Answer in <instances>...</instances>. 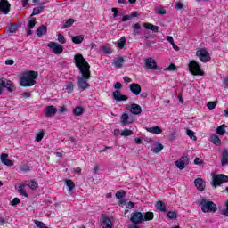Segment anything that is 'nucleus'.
I'll return each mask as SVG.
<instances>
[{
  "mask_svg": "<svg viewBox=\"0 0 228 228\" xmlns=\"http://www.w3.org/2000/svg\"><path fill=\"white\" fill-rule=\"evenodd\" d=\"M75 65L80 71L81 76L77 78V85L79 90L85 92L87 88H90V81L91 72H90V64L85 60L81 54H76L74 57Z\"/></svg>",
  "mask_w": 228,
  "mask_h": 228,
  "instance_id": "nucleus-1",
  "label": "nucleus"
},
{
  "mask_svg": "<svg viewBox=\"0 0 228 228\" xmlns=\"http://www.w3.org/2000/svg\"><path fill=\"white\" fill-rule=\"evenodd\" d=\"M38 77V72L37 71H27L22 74L20 77V86H33L34 85H37V79Z\"/></svg>",
  "mask_w": 228,
  "mask_h": 228,
  "instance_id": "nucleus-2",
  "label": "nucleus"
},
{
  "mask_svg": "<svg viewBox=\"0 0 228 228\" xmlns=\"http://www.w3.org/2000/svg\"><path fill=\"white\" fill-rule=\"evenodd\" d=\"M26 186L30 188V190H37L38 188V182L35 180H27L22 182L19 187H18V191L20 195L22 197L28 198L29 195H28V192H26Z\"/></svg>",
  "mask_w": 228,
  "mask_h": 228,
  "instance_id": "nucleus-3",
  "label": "nucleus"
},
{
  "mask_svg": "<svg viewBox=\"0 0 228 228\" xmlns=\"http://www.w3.org/2000/svg\"><path fill=\"white\" fill-rule=\"evenodd\" d=\"M198 204L203 213H216L218 211V207L213 201L202 199L198 200Z\"/></svg>",
  "mask_w": 228,
  "mask_h": 228,
  "instance_id": "nucleus-4",
  "label": "nucleus"
},
{
  "mask_svg": "<svg viewBox=\"0 0 228 228\" xmlns=\"http://www.w3.org/2000/svg\"><path fill=\"white\" fill-rule=\"evenodd\" d=\"M211 177V184L215 189L218 188V186H220L221 184H225V183H228V176L224 174L216 175L215 172H212Z\"/></svg>",
  "mask_w": 228,
  "mask_h": 228,
  "instance_id": "nucleus-5",
  "label": "nucleus"
},
{
  "mask_svg": "<svg viewBox=\"0 0 228 228\" xmlns=\"http://www.w3.org/2000/svg\"><path fill=\"white\" fill-rule=\"evenodd\" d=\"M196 56L199 58L200 61L202 63H208V61H211V54L208 52L206 48H198L196 51Z\"/></svg>",
  "mask_w": 228,
  "mask_h": 228,
  "instance_id": "nucleus-6",
  "label": "nucleus"
},
{
  "mask_svg": "<svg viewBox=\"0 0 228 228\" xmlns=\"http://www.w3.org/2000/svg\"><path fill=\"white\" fill-rule=\"evenodd\" d=\"M189 71L192 76H204V71L197 61H191L189 62Z\"/></svg>",
  "mask_w": 228,
  "mask_h": 228,
  "instance_id": "nucleus-7",
  "label": "nucleus"
},
{
  "mask_svg": "<svg viewBox=\"0 0 228 228\" xmlns=\"http://www.w3.org/2000/svg\"><path fill=\"white\" fill-rule=\"evenodd\" d=\"M189 163L190 159L188 158V156H182L178 160L175 162V166L177 167L179 170H184Z\"/></svg>",
  "mask_w": 228,
  "mask_h": 228,
  "instance_id": "nucleus-8",
  "label": "nucleus"
},
{
  "mask_svg": "<svg viewBox=\"0 0 228 228\" xmlns=\"http://www.w3.org/2000/svg\"><path fill=\"white\" fill-rule=\"evenodd\" d=\"M48 47L52 49L53 54H61L63 53V45L56 42L48 43Z\"/></svg>",
  "mask_w": 228,
  "mask_h": 228,
  "instance_id": "nucleus-9",
  "label": "nucleus"
},
{
  "mask_svg": "<svg viewBox=\"0 0 228 228\" xmlns=\"http://www.w3.org/2000/svg\"><path fill=\"white\" fill-rule=\"evenodd\" d=\"M0 86L6 88L8 92H13L15 90V86L12 80H6L4 78H0Z\"/></svg>",
  "mask_w": 228,
  "mask_h": 228,
  "instance_id": "nucleus-10",
  "label": "nucleus"
},
{
  "mask_svg": "<svg viewBox=\"0 0 228 228\" xmlns=\"http://www.w3.org/2000/svg\"><path fill=\"white\" fill-rule=\"evenodd\" d=\"M134 122V118L127 113H123L121 115V124L123 126H131Z\"/></svg>",
  "mask_w": 228,
  "mask_h": 228,
  "instance_id": "nucleus-11",
  "label": "nucleus"
},
{
  "mask_svg": "<svg viewBox=\"0 0 228 228\" xmlns=\"http://www.w3.org/2000/svg\"><path fill=\"white\" fill-rule=\"evenodd\" d=\"M58 113V109L56 107L50 105L45 107V117H48L49 118L54 117Z\"/></svg>",
  "mask_w": 228,
  "mask_h": 228,
  "instance_id": "nucleus-12",
  "label": "nucleus"
},
{
  "mask_svg": "<svg viewBox=\"0 0 228 228\" xmlns=\"http://www.w3.org/2000/svg\"><path fill=\"white\" fill-rule=\"evenodd\" d=\"M145 67L146 69H149L150 70H153L154 69H158V63L156 62V60L152 58H147L144 60Z\"/></svg>",
  "mask_w": 228,
  "mask_h": 228,
  "instance_id": "nucleus-13",
  "label": "nucleus"
},
{
  "mask_svg": "<svg viewBox=\"0 0 228 228\" xmlns=\"http://www.w3.org/2000/svg\"><path fill=\"white\" fill-rule=\"evenodd\" d=\"M0 12L4 13V15H8L10 12V3L8 0H1L0 1Z\"/></svg>",
  "mask_w": 228,
  "mask_h": 228,
  "instance_id": "nucleus-14",
  "label": "nucleus"
},
{
  "mask_svg": "<svg viewBox=\"0 0 228 228\" xmlns=\"http://www.w3.org/2000/svg\"><path fill=\"white\" fill-rule=\"evenodd\" d=\"M142 220L143 214H142L141 212H134L130 218L132 224H142Z\"/></svg>",
  "mask_w": 228,
  "mask_h": 228,
  "instance_id": "nucleus-15",
  "label": "nucleus"
},
{
  "mask_svg": "<svg viewBox=\"0 0 228 228\" xmlns=\"http://www.w3.org/2000/svg\"><path fill=\"white\" fill-rule=\"evenodd\" d=\"M127 110L130 111V113H132V115H141L142 113V106L136 103L131 104Z\"/></svg>",
  "mask_w": 228,
  "mask_h": 228,
  "instance_id": "nucleus-16",
  "label": "nucleus"
},
{
  "mask_svg": "<svg viewBox=\"0 0 228 228\" xmlns=\"http://www.w3.org/2000/svg\"><path fill=\"white\" fill-rule=\"evenodd\" d=\"M194 184L199 191H204L206 190V182L202 178H196Z\"/></svg>",
  "mask_w": 228,
  "mask_h": 228,
  "instance_id": "nucleus-17",
  "label": "nucleus"
},
{
  "mask_svg": "<svg viewBox=\"0 0 228 228\" xmlns=\"http://www.w3.org/2000/svg\"><path fill=\"white\" fill-rule=\"evenodd\" d=\"M0 161L5 167H13L14 163L11 159H8V154L2 153L0 156Z\"/></svg>",
  "mask_w": 228,
  "mask_h": 228,
  "instance_id": "nucleus-18",
  "label": "nucleus"
},
{
  "mask_svg": "<svg viewBox=\"0 0 228 228\" xmlns=\"http://www.w3.org/2000/svg\"><path fill=\"white\" fill-rule=\"evenodd\" d=\"M112 96L115 99V101L120 102V101H127L128 97L127 95L122 94L120 91H114L112 93Z\"/></svg>",
  "mask_w": 228,
  "mask_h": 228,
  "instance_id": "nucleus-19",
  "label": "nucleus"
},
{
  "mask_svg": "<svg viewBox=\"0 0 228 228\" xmlns=\"http://www.w3.org/2000/svg\"><path fill=\"white\" fill-rule=\"evenodd\" d=\"M130 92H132L134 95H140V93L142 92V87L138 84L133 83L130 85Z\"/></svg>",
  "mask_w": 228,
  "mask_h": 228,
  "instance_id": "nucleus-20",
  "label": "nucleus"
},
{
  "mask_svg": "<svg viewBox=\"0 0 228 228\" xmlns=\"http://www.w3.org/2000/svg\"><path fill=\"white\" fill-rule=\"evenodd\" d=\"M37 26V18H30L28 20V29L27 30V35H31L33 32L31 29H33Z\"/></svg>",
  "mask_w": 228,
  "mask_h": 228,
  "instance_id": "nucleus-21",
  "label": "nucleus"
},
{
  "mask_svg": "<svg viewBox=\"0 0 228 228\" xmlns=\"http://www.w3.org/2000/svg\"><path fill=\"white\" fill-rule=\"evenodd\" d=\"M146 131L148 133H151V134H161V133H163V130L158 126H154L153 127H147Z\"/></svg>",
  "mask_w": 228,
  "mask_h": 228,
  "instance_id": "nucleus-22",
  "label": "nucleus"
},
{
  "mask_svg": "<svg viewBox=\"0 0 228 228\" xmlns=\"http://www.w3.org/2000/svg\"><path fill=\"white\" fill-rule=\"evenodd\" d=\"M155 208L158 211H161V213H167V204L161 200L156 202Z\"/></svg>",
  "mask_w": 228,
  "mask_h": 228,
  "instance_id": "nucleus-23",
  "label": "nucleus"
},
{
  "mask_svg": "<svg viewBox=\"0 0 228 228\" xmlns=\"http://www.w3.org/2000/svg\"><path fill=\"white\" fill-rule=\"evenodd\" d=\"M142 26L143 28H145V29L153 31V33H158V31H159V27L153 25L151 23H143Z\"/></svg>",
  "mask_w": 228,
  "mask_h": 228,
  "instance_id": "nucleus-24",
  "label": "nucleus"
},
{
  "mask_svg": "<svg viewBox=\"0 0 228 228\" xmlns=\"http://www.w3.org/2000/svg\"><path fill=\"white\" fill-rule=\"evenodd\" d=\"M228 163V151L223 150L222 156H221V165L222 167H225Z\"/></svg>",
  "mask_w": 228,
  "mask_h": 228,
  "instance_id": "nucleus-25",
  "label": "nucleus"
},
{
  "mask_svg": "<svg viewBox=\"0 0 228 228\" xmlns=\"http://www.w3.org/2000/svg\"><path fill=\"white\" fill-rule=\"evenodd\" d=\"M102 227H103V228L113 227V223H111V219H110L108 217H103L102 220Z\"/></svg>",
  "mask_w": 228,
  "mask_h": 228,
  "instance_id": "nucleus-26",
  "label": "nucleus"
},
{
  "mask_svg": "<svg viewBox=\"0 0 228 228\" xmlns=\"http://www.w3.org/2000/svg\"><path fill=\"white\" fill-rule=\"evenodd\" d=\"M63 90H65L67 94H72L74 92V83L67 81L64 85Z\"/></svg>",
  "mask_w": 228,
  "mask_h": 228,
  "instance_id": "nucleus-27",
  "label": "nucleus"
},
{
  "mask_svg": "<svg viewBox=\"0 0 228 228\" xmlns=\"http://www.w3.org/2000/svg\"><path fill=\"white\" fill-rule=\"evenodd\" d=\"M124 57H118L114 60L113 65L114 67H116V69H122V67L124 66Z\"/></svg>",
  "mask_w": 228,
  "mask_h": 228,
  "instance_id": "nucleus-28",
  "label": "nucleus"
},
{
  "mask_svg": "<svg viewBox=\"0 0 228 228\" xmlns=\"http://www.w3.org/2000/svg\"><path fill=\"white\" fill-rule=\"evenodd\" d=\"M47 33V27L45 25H41L37 29V35L39 37V38H42L44 35Z\"/></svg>",
  "mask_w": 228,
  "mask_h": 228,
  "instance_id": "nucleus-29",
  "label": "nucleus"
},
{
  "mask_svg": "<svg viewBox=\"0 0 228 228\" xmlns=\"http://www.w3.org/2000/svg\"><path fill=\"white\" fill-rule=\"evenodd\" d=\"M84 40H85L84 35L71 37V42H73V44H83Z\"/></svg>",
  "mask_w": 228,
  "mask_h": 228,
  "instance_id": "nucleus-30",
  "label": "nucleus"
},
{
  "mask_svg": "<svg viewBox=\"0 0 228 228\" xmlns=\"http://www.w3.org/2000/svg\"><path fill=\"white\" fill-rule=\"evenodd\" d=\"M164 146L163 144L157 142L155 144H153L151 151L154 154H158L159 152H161V151H163Z\"/></svg>",
  "mask_w": 228,
  "mask_h": 228,
  "instance_id": "nucleus-31",
  "label": "nucleus"
},
{
  "mask_svg": "<svg viewBox=\"0 0 228 228\" xmlns=\"http://www.w3.org/2000/svg\"><path fill=\"white\" fill-rule=\"evenodd\" d=\"M84 113H85V108L81 106H77L73 110V115H75V117H81V115H83Z\"/></svg>",
  "mask_w": 228,
  "mask_h": 228,
  "instance_id": "nucleus-32",
  "label": "nucleus"
},
{
  "mask_svg": "<svg viewBox=\"0 0 228 228\" xmlns=\"http://www.w3.org/2000/svg\"><path fill=\"white\" fill-rule=\"evenodd\" d=\"M226 131H227V126L225 125H221L216 128V134H219V136H224Z\"/></svg>",
  "mask_w": 228,
  "mask_h": 228,
  "instance_id": "nucleus-33",
  "label": "nucleus"
},
{
  "mask_svg": "<svg viewBox=\"0 0 228 228\" xmlns=\"http://www.w3.org/2000/svg\"><path fill=\"white\" fill-rule=\"evenodd\" d=\"M142 220L144 222H149L151 220H154V213L152 212H146L143 216H142Z\"/></svg>",
  "mask_w": 228,
  "mask_h": 228,
  "instance_id": "nucleus-34",
  "label": "nucleus"
},
{
  "mask_svg": "<svg viewBox=\"0 0 228 228\" xmlns=\"http://www.w3.org/2000/svg\"><path fill=\"white\" fill-rule=\"evenodd\" d=\"M155 13L158 15H167V9L165 7L159 5L155 8Z\"/></svg>",
  "mask_w": 228,
  "mask_h": 228,
  "instance_id": "nucleus-35",
  "label": "nucleus"
},
{
  "mask_svg": "<svg viewBox=\"0 0 228 228\" xmlns=\"http://www.w3.org/2000/svg\"><path fill=\"white\" fill-rule=\"evenodd\" d=\"M166 38H167V42H169V44H171V45L175 51H179V46H177V45H175V43L174 42V37L172 36H167Z\"/></svg>",
  "mask_w": 228,
  "mask_h": 228,
  "instance_id": "nucleus-36",
  "label": "nucleus"
},
{
  "mask_svg": "<svg viewBox=\"0 0 228 228\" xmlns=\"http://www.w3.org/2000/svg\"><path fill=\"white\" fill-rule=\"evenodd\" d=\"M211 142L212 143H214V145H217V146L222 145V141L220 140V137H218V135L216 134H214L211 136Z\"/></svg>",
  "mask_w": 228,
  "mask_h": 228,
  "instance_id": "nucleus-37",
  "label": "nucleus"
},
{
  "mask_svg": "<svg viewBox=\"0 0 228 228\" xmlns=\"http://www.w3.org/2000/svg\"><path fill=\"white\" fill-rule=\"evenodd\" d=\"M186 134L191 138V140H193V142H197V136L195 135V132L192 130L187 129L186 130Z\"/></svg>",
  "mask_w": 228,
  "mask_h": 228,
  "instance_id": "nucleus-38",
  "label": "nucleus"
},
{
  "mask_svg": "<svg viewBox=\"0 0 228 228\" xmlns=\"http://www.w3.org/2000/svg\"><path fill=\"white\" fill-rule=\"evenodd\" d=\"M43 12H44V6L40 5L33 9L32 15H38L39 13H43Z\"/></svg>",
  "mask_w": 228,
  "mask_h": 228,
  "instance_id": "nucleus-39",
  "label": "nucleus"
},
{
  "mask_svg": "<svg viewBox=\"0 0 228 228\" xmlns=\"http://www.w3.org/2000/svg\"><path fill=\"white\" fill-rule=\"evenodd\" d=\"M134 34L140 35V30L142 29V26L140 23H135L133 25Z\"/></svg>",
  "mask_w": 228,
  "mask_h": 228,
  "instance_id": "nucleus-40",
  "label": "nucleus"
},
{
  "mask_svg": "<svg viewBox=\"0 0 228 228\" xmlns=\"http://www.w3.org/2000/svg\"><path fill=\"white\" fill-rule=\"evenodd\" d=\"M44 134H45V132L44 130H41L37 134H36V142H42L44 139Z\"/></svg>",
  "mask_w": 228,
  "mask_h": 228,
  "instance_id": "nucleus-41",
  "label": "nucleus"
},
{
  "mask_svg": "<svg viewBox=\"0 0 228 228\" xmlns=\"http://www.w3.org/2000/svg\"><path fill=\"white\" fill-rule=\"evenodd\" d=\"M126 45V37H122L118 41V49H124V46Z\"/></svg>",
  "mask_w": 228,
  "mask_h": 228,
  "instance_id": "nucleus-42",
  "label": "nucleus"
},
{
  "mask_svg": "<svg viewBox=\"0 0 228 228\" xmlns=\"http://www.w3.org/2000/svg\"><path fill=\"white\" fill-rule=\"evenodd\" d=\"M57 40L59 44H67V38H65V36H63V34H58Z\"/></svg>",
  "mask_w": 228,
  "mask_h": 228,
  "instance_id": "nucleus-43",
  "label": "nucleus"
},
{
  "mask_svg": "<svg viewBox=\"0 0 228 228\" xmlns=\"http://www.w3.org/2000/svg\"><path fill=\"white\" fill-rule=\"evenodd\" d=\"M65 183H66V186H68L69 188V191H72V190H74L76 186L74 184V182H72V180H66Z\"/></svg>",
  "mask_w": 228,
  "mask_h": 228,
  "instance_id": "nucleus-44",
  "label": "nucleus"
},
{
  "mask_svg": "<svg viewBox=\"0 0 228 228\" xmlns=\"http://www.w3.org/2000/svg\"><path fill=\"white\" fill-rule=\"evenodd\" d=\"M216 104H218V102H208L207 103L208 110H215L216 108Z\"/></svg>",
  "mask_w": 228,
  "mask_h": 228,
  "instance_id": "nucleus-45",
  "label": "nucleus"
},
{
  "mask_svg": "<svg viewBox=\"0 0 228 228\" xmlns=\"http://www.w3.org/2000/svg\"><path fill=\"white\" fill-rule=\"evenodd\" d=\"M120 136H133V132L129 129H124L121 131Z\"/></svg>",
  "mask_w": 228,
  "mask_h": 228,
  "instance_id": "nucleus-46",
  "label": "nucleus"
},
{
  "mask_svg": "<svg viewBox=\"0 0 228 228\" xmlns=\"http://www.w3.org/2000/svg\"><path fill=\"white\" fill-rule=\"evenodd\" d=\"M72 24H74V20L69 19V20L64 23L62 28H63V29H67V28H70V26H72Z\"/></svg>",
  "mask_w": 228,
  "mask_h": 228,
  "instance_id": "nucleus-47",
  "label": "nucleus"
},
{
  "mask_svg": "<svg viewBox=\"0 0 228 228\" xmlns=\"http://www.w3.org/2000/svg\"><path fill=\"white\" fill-rule=\"evenodd\" d=\"M124 197H126V191L121 190V191H118L116 192V198H118V199H124Z\"/></svg>",
  "mask_w": 228,
  "mask_h": 228,
  "instance_id": "nucleus-48",
  "label": "nucleus"
},
{
  "mask_svg": "<svg viewBox=\"0 0 228 228\" xmlns=\"http://www.w3.org/2000/svg\"><path fill=\"white\" fill-rule=\"evenodd\" d=\"M167 217L170 218L171 220H174L177 218V213L174 211H169L167 212Z\"/></svg>",
  "mask_w": 228,
  "mask_h": 228,
  "instance_id": "nucleus-49",
  "label": "nucleus"
},
{
  "mask_svg": "<svg viewBox=\"0 0 228 228\" xmlns=\"http://www.w3.org/2000/svg\"><path fill=\"white\" fill-rule=\"evenodd\" d=\"M8 31L9 33H17V25H10Z\"/></svg>",
  "mask_w": 228,
  "mask_h": 228,
  "instance_id": "nucleus-50",
  "label": "nucleus"
},
{
  "mask_svg": "<svg viewBox=\"0 0 228 228\" xmlns=\"http://www.w3.org/2000/svg\"><path fill=\"white\" fill-rule=\"evenodd\" d=\"M102 51L105 54H110L111 53V48L108 45L102 46Z\"/></svg>",
  "mask_w": 228,
  "mask_h": 228,
  "instance_id": "nucleus-51",
  "label": "nucleus"
},
{
  "mask_svg": "<svg viewBox=\"0 0 228 228\" xmlns=\"http://www.w3.org/2000/svg\"><path fill=\"white\" fill-rule=\"evenodd\" d=\"M17 204H20V200L19 198H14L12 201H11V205L12 206H17Z\"/></svg>",
  "mask_w": 228,
  "mask_h": 228,
  "instance_id": "nucleus-52",
  "label": "nucleus"
},
{
  "mask_svg": "<svg viewBox=\"0 0 228 228\" xmlns=\"http://www.w3.org/2000/svg\"><path fill=\"white\" fill-rule=\"evenodd\" d=\"M131 19H132V16L125 15V16L122 17L121 22H127V20H131Z\"/></svg>",
  "mask_w": 228,
  "mask_h": 228,
  "instance_id": "nucleus-53",
  "label": "nucleus"
},
{
  "mask_svg": "<svg viewBox=\"0 0 228 228\" xmlns=\"http://www.w3.org/2000/svg\"><path fill=\"white\" fill-rule=\"evenodd\" d=\"M175 8L176 10H183V3H181V2L175 3Z\"/></svg>",
  "mask_w": 228,
  "mask_h": 228,
  "instance_id": "nucleus-54",
  "label": "nucleus"
},
{
  "mask_svg": "<svg viewBox=\"0 0 228 228\" xmlns=\"http://www.w3.org/2000/svg\"><path fill=\"white\" fill-rule=\"evenodd\" d=\"M222 215H224V216H228V200L226 201V208L222 210Z\"/></svg>",
  "mask_w": 228,
  "mask_h": 228,
  "instance_id": "nucleus-55",
  "label": "nucleus"
},
{
  "mask_svg": "<svg viewBox=\"0 0 228 228\" xmlns=\"http://www.w3.org/2000/svg\"><path fill=\"white\" fill-rule=\"evenodd\" d=\"M176 67L175 64L171 63L167 68V70H175Z\"/></svg>",
  "mask_w": 228,
  "mask_h": 228,
  "instance_id": "nucleus-56",
  "label": "nucleus"
},
{
  "mask_svg": "<svg viewBox=\"0 0 228 228\" xmlns=\"http://www.w3.org/2000/svg\"><path fill=\"white\" fill-rule=\"evenodd\" d=\"M114 88L116 90H120V88H122V84H120V82H117L115 85H114Z\"/></svg>",
  "mask_w": 228,
  "mask_h": 228,
  "instance_id": "nucleus-57",
  "label": "nucleus"
},
{
  "mask_svg": "<svg viewBox=\"0 0 228 228\" xmlns=\"http://www.w3.org/2000/svg\"><path fill=\"white\" fill-rule=\"evenodd\" d=\"M126 208L128 209H133V208H134V203L133 201L128 202Z\"/></svg>",
  "mask_w": 228,
  "mask_h": 228,
  "instance_id": "nucleus-58",
  "label": "nucleus"
},
{
  "mask_svg": "<svg viewBox=\"0 0 228 228\" xmlns=\"http://www.w3.org/2000/svg\"><path fill=\"white\" fill-rule=\"evenodd\" d=\"M194 165H202V160L200 158L194 159Z\"/></svg>",
  "mask_w": 228,
  "mask_h": 228,
  "instance_id": "nucleus-59",
  "label": "nucleus"
},
{
  "mask_svg": "<svg viewBox=\"0 0 228 228\" xmlns=\"http://www.w3.org/2000/svg\"><path fill=\"white\" fill-rule=\"evenodd\" d=\"M59 111L60 113H65L67 111V108L65 106H61Z\"/></svg>",
  "mask_w": 228,
  "mask_h": 228,
  "instance_id": "nucleus-60",
  "label": "nucleus"
},
{
  "mask_svg": "<svg viewBox=\"0 0 228 228\" xmlns=\"http://www.w3.org/2000/svg\"><path fill=\"white\" fill-rule=\"evenodd\" d=\"M122 132H120L119 129H115L113 134H114V136H120Z\"/></svg>",
  "mask_w": 228,
  "mask_h": 228,
  "instance_id": "nucleus-61",
  "label": "nucleus"
},
{
  "mask_svg": "<svg viewBox=\"0 0 228 228\" xmlns=\"http://www.w3.org/2000/svg\"><path fill=\"white\" fill-rule=\"evenodd\" d=\"M22 97H25L26 99H29V97H31V94L25 92L22 94Z\"/></svg>",
  "mask_w": 228,
  "mask_h": 228,
  "instance_id": "nucleus-62",
  "label": "nucleus"
},
{
  "mask_svg": "<svg viewBox=\"0 0 228 228\" xmlns=\"http://www.w3.org/2000/svg\"><path fill=\"white\" fill-rule=\"evenodd\" d=\"M14 61L13 60H6L5 61V65H13Z\"/></svg>",
  "mask_w": 228,
  "mask_h": 228,
  "instance_id": "nucleus-63",
  "label": "nucleus"
},
{
  "mask_svg": "<svg viewBox=\"0 0 228 228\" xmlns=\"http://www.w3.org/2000/svg\"><path fill=\"white\" fill-rule=\"evenodd\" d=\"M123 81H125L126 83H131V79L129 77H124Z\"/></svg>",
  "mask_w": 228,
  "mask_h": 228,
  "instance_id": "nucleus-64",
  "label": "nucleus"
}]
</instances>
